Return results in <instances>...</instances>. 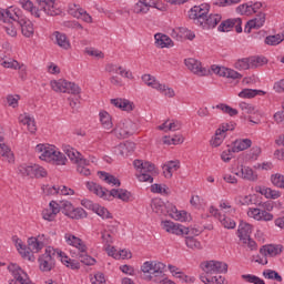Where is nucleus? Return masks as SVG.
<instances>
[{
	"mask_svg": "<svg viewBox=\"0 0 284 284\" xmlns=\"http://www.w3.org/2000/svg\"><path fill=\"white\" fill-rule=\"evenodd\" d=\"M165 264L161 262L148 261L141 266V271L144 274V281H153V283L161 284H175L172 280L165 277Z\"/></svg>",
	"mask_w": 284,
	"mask_h": 284,
	"instance_id": "f257e3e1",
	"label": "nucleus"
},
{
	"mask_svg": "<svg viewBox=\"0 0 284 284\" xmlns=\"http://www.w3.org/2000/svg\"><path fill=\"white\" fill-rule=\"evenodd\" d=\"M36 152L39 154L41 161L53 163V165H65V163H68L65 154L61 153V151H57L54 146L38 144L36 146Z\"/></svg>",
	"mask_w": 284,
	"mask_h": 284,
	"instance_id": "f03ea898",
	"label": "nucleus"
},
{
	"mask_svg": "<svg viewBox=\"0 0 284 284\" xmlns=\"http://www.w3.org/2000/svg\"><path fill=\"white\" fill-rule=\"evenodd\" d=\"M28 246L23 245V242L18 239L16 241V247L19 252V254H21L22 258H26L27 261H31L34 262V253H39L41 252V250H43V242L39 241V239L37 237H30L28 240Z\"/></svg>",
	"mask_w": 284,
	"mask_h": 284,
	"instance_id": "7ed1b4c3",
	"label": "nucleus"
},
{
	"mask_svg": "<svg viewBox=\"0 0 284 284\" xmlns=\"http://www.w3.org/2000/svg\"><path fill=\"white\" fill-rule=\"evenodd\" d=\"M133 165L136 170V178L142 183H153L154 174H156V166L151 162H143V160H134Z\"/></svg>",
	"mask_w": 284,
	"mask_h": 284,
	"instance_id": "20e7f679",
	"label": "nucleus"
},
{
	"mask_svg": "<svg viewBox=\"0 0 284 284\" xmlns=\"http://www.w3.org/2000/svg\"><path fill=\"white\" fill-rule=\"evenodd\" d=\"M51 88L54 92H62L63 94H72L73 97L81 94L79 84L63 79L51 81Z\"/></svg>",
	"mask_w": 284,
	"mask_h": 284,
	"instance_id": "39448f33",
	"label": "nucleus"
},
{
	"mask_svg": "<svg viewBox=\"0 0 284 284\" xmlns=\"http://www.w3.org/2000/svg\"><path fill=\"white\" fill-rule=\"evenodd\" d=\"M161 226L164 232L174 234L175 236H187L191 232L194 234V229L190 230V227L172 221H162Z\"/></svg>",
	"mask_w": 284,
	"mask_h": 284,
	"instance_id": "423d86ee",
	"label": "nucleus"
},
{
	"mask_svg": "<svg viewBox=\"0 0 284 284\" xmlns=\"http://www.w3.org/2000/svg\"><path fill=\"white\" fill-rule=\"evenodd\" d=\"M135 132L136 124L130 120L118 123L111 131V133L114 134L116 139H128V136L134 134Z\"/></svg>",
	"mask_w": 284,
	"mask_h": 284,
	"instance_id": "0eeeda50",
	"label": "nucleus"
},
{
	"mask_svg": "<svg viewBox=\"0 0 284 284\" xmlns=\"http://www.w3.org/2000/svg\"><path fill=\"white\" fill-rule=\"evenodd\" d=\"M209 13H210V4L202 3L200 6H194L189 11V19H192L195 26L201 27V24H203Z\"/></svg>",
	"mask_w": 284,
	"mask_h": 284,
	"instance_id": "6e6552de",
	"label": "nucleus"
},
{
	"mask_svg": "<svg viewBox=\"0 0 284 284\" xmlns=\"http://www.w3.org/2000/svg\"><path fill=\"white\" fill-rule=\"evenodd\" d=\"M57 257V250L48 246L44 254L39 257V265L41 272H50L54 267V258Z\"/></svg>",
	"mask_w": 284,
	"mask_h": 284,
	"instance_id": "1a4fd4ad",
	"label": "nucleus"
},
{
	"mask_svg": "<svg viewBox=\"0 0 284 284\" xmlns=\"http://www.w3.org/2000/svg\"><path fill=\"white\" fill-rule=\"evenodd\" d=\"M205 274H227V263L219 261H209L201 264Z\"/></svg>",
	"mask_w": 284,
	"mask_h": 284,
	"instance_id": "9d476101",
	"label": "nucleus"
},
{
	"mask_svg": "<svg viewBox=\"0 0 284 284\" xmlns=\"http://www.w3.org/2000/svg\"><path fill=\"white\" fill-rule=\"evenodd\" d=\"M247 216L254 219V221H274V215L265 210L258 207H250L247 211Z\"/></svg>",
	"mask_w": 284,
	"mask_h": 284,
	"instance_id": "9b49d317",
	"label": "nucleus"
},
{
	"mask_svg": "<svg viewBox=\"0 0 284 284\" xmlns=\"http://www.w3.org/2000/svg\"><path fill=\"white\" fill-rule=\"evenodd\" d=\"M170 216L174 221H187V212L179 211L176 206L170 202L165 203L164 216Z\"/></svg>",
	"mask_w": 284,
	"mask_h": 284,
	"instance_id": "f8f14e48",
	"label": "nucleus"
},
{
	"mask_svg": "<svg viewBox=\"0 0 284 284\" xmlns=\"http://www.w3.org/2000/svg\"><path fill=\"white\" fill-rule=\"evenodd\" d=\"M210 214H212L215 219L220 221V223L225 227L226 230H234L236 227V222H234L232 219L227 217V215L221 214L219 212V209L214 206H210L209 209Z\"/></svg>",
	"mask_w": 284,
	"mask_h": 284,
	"instance_id": "ddd939ff",
	"label": "nucleus"
},
{
	"mask_svg": "<svg viewBox=\"0 0 284 284\" xmlns=\"http://www.w3.org/2000/svg\"><path fill=\"white\" fill-rule=\"evenodd\" d=\"M236 176H240V179H243L244 181H251L255 182L258 181V174L252 170L250 166H237L236 171L234 172Z\"/></svg>",
	"mask_w": 284,
	"mask_h": 284,
	"instance_id": "4468645a",
	"label": "nucleus"
},
{
	"mask_svg": "<svg viewBox=\"0 0 284 284\" xmlns=\"http://www.w3.org/2000/svg\"><path fill=\"white\" fill-rule=\"evenodd\" d=\"M64 241L67 245H70L71 247H75L78 252H88V245H85V242H83V240H81L80 237H77L72 233H65Z\"/></svg>",
	"mask_w": 284,
	"mask_h": 284,
	"instance_id": "2eb2a0df",
	"label": "nucleus"
},
{
	"mask_svg": "<svg viewBox=\"0 0 284 284\" xmlns=\"http://www.w3.org/2000/svg\"><path fill=\"white\" fill-rule=\"evenodd\" d=\"M263 26H265V13L264 12H258L255 18H253L252 20H248L245 28H244V32H246V34H250V32H252V30H258V28H263Z\"/></svg>",
	"mask_w": 284,
	"mask_h": 284,
	"instance_id": "dca6fc26",
	"label": "nucleus"
},
{
	"mask_svg": "<svg viewBox=\"0 0 284 284\" xmlns=\"http://www.w3.org/2000/svg\"><path fill=\"white\" fill-rule=\"evenodd\" d=\"M212 72L214 74H217L219 77H226V79H242L243 75L241 73L236 72L235 70L225 68V67H219L216 64H213L211 67Z\"/></svg>",
	"mask_w": 284,
	"mask_h": 284,
	"instance_id": "f3484780",
	"label": "nucleus"
},
{
	"mask_svg": "<svg viewBox=\"0 0 284 284\" xmlns=\"http://www.w3.org/2000/svg\"><path fill=\"white\" fill-rule=\"evenodd\" d=\"M184 63L193 74H196L197 77H205L207 74V70L203 69L201 65V62L194 58H189L184 60Z\"/></svg>",
	"mask_w": 284,
	"mask_h": 284,
	"instance_id": "a211bd4d",
	"label": "nucleus"
},
{
	"mask_svg": "<svg viewBox=\"0 0 284 284\" xmlns=\"http://www.w3.org/2000/svg\"><path fill=\"white\" fill-rule=\"evenodd\" d=\"M150 8H158L155 2L152 0H138V2L133 6L134 14H148L150 12Z\"/></svg>",
	"mask_w": 284,
	"mask_h": 284,
	"instance_id": "6ab92c4d",
	"label": "nucleus"
},
{
	"mask_svg": "<svg viewBox=\"0 0 284 284\" xmlns=\"http://www.w3.org/2000/svg\"><path fill=\"white\" fill-rule=\"evenodd\" d=\"M40 10H43L49 17H57L59 9L54 4V0H37Z\"/></svg>",
	"mask_w": 284,
	"mask_h": 284,
	"instance_id": "aec40b11",
	"label": "nucleus"
},
{
	"mask_svg": "<svg viewBox=\"0 0 284 284\" xmlns=\"http://www.w3.org/2000/svg\"><path fill=\"white\" fill-rule=\"evenodd\" d=\"M59 212H60V206L58 202L51 201L49 203V207L42 211V219H44V221L52 222L54 221V219H57V214H59Z\"/></svg>",
	"mask_w": 284,
	"mask_h": 284,
	"instance_id": "412c9836",
	"label": "nucleus"
},
{
	"mask_svg": "<svg viewBox=\"0 0 284 284\" xmlns=\"http://www.w3.org/2000/svg\"><path fill=\"white\" fill-rule=\"evenodd\" d=\"M222 19L223 17L221 14L211 13L210 16H206V18H204V21L202 22L200 28H202L203 30H212L216 26H219V23H221Z\"/></svg>",
	"mask_w": 284,
	"mask_h": 284,
	"instance_id": "4be33fe9",
	"label": "nucleus"
},
{
	"mask_svg": "<svg viewBox=\"0 0 284 284\" xmlns=\"http://www.w3.org/2000/svg\"><path fill=\"white\" fill-rule=\"evenodd\" d=\"M87 187L90 192H93L97 196H100V199H104V201H110V191L103 189L100 184H97L94 182H87Z\"/></svg>",
	"mask_w": 284,
	"mask_h": 284,
	"instance_id": "5701e85b",
	"label": "nucleus"
},
{
	"mask_svg": "<svg viewBox=\"0 0 284 284\" xmlns=\"http://www.w3.org/2000/svg\"><path fill=\"white\" fill-rule=\"evenodd\" d=\"M23 11L17 7H9L4 9V20L10 19L11 21H16L20 23V21L24 18Z\"/></svg>",
	"mask_w": 284,
	"mask_h": 284,
	"instance_id": "b1692460",
	"label": "nucleus"
},
{
	"mask_svg": "<svg viewBox=\"0 0 284 284\" xmlns=\"http://www.w3.org/2000/svg\"><path fill=\"white\" fill-rule=\"evenodd\" d=\"M18 23L21 28V32L23 37H27V39H30V37L34 36V24L32 23V21H30V19L26 18V16Z\"/></svg>",
	"mask_w": 284,
	"mask_h": 284,
	"instance_id": "393cba45",
	"label": "nucleus"
},
{
	"mask_svg": "<svg viewBox=\"0 0 284 284\" xmlns=\"http://www.w3.org/2000/svg\"><path fill=\"white\" fill-rule=\"evenodd\" d=\"M111 104L114 105V108H119V110H123V112H132V110H134V103L126 99H111Z\"/></svg>",
	"mask_w": 284,
	"mask_h": 284,
	"instance_id": "a878e982",
	"label": "nucleus"
},
{
	"mask_svg": "<svg viewBox=\"0 0 284 284\" xmlns=\"http://www.w3.org/2000/svg\"><path fill=\"white\" fill-rule=\"evenodd\" d=\"M63 152H64V154H67V156L70 159V161H72V163H75L77 165H79V163H81V161L85 160V159H83V155H81V153L79 151H77V149H74L70 145H65L63 148Z\"/></svg>",
	"mask_w": 284,
	"mask_h": 284,
	"instance_id": "bb28decb",
	"label": "nucleus"
},
{
	"mask_svg": "<svg viewBox=\"0 0 284 284\" xmlns=\"http://www.w3.org/2000/svg\"><path fill=\"white\" fill-rule=\"evenodd\" d=\"M120 199L124 203H128L132 199V193L124 189H112L110 191V199Z\"/></svg>",
	"mask_w": 284,
	"mask_h": 284,
	"instance_id": "cd10ccee",
	"label": "nucleus"
},
{
	"mask_svg": "<svg viewBox=\"0 0 284 284\" xmlns=\"http://www.w3.org/2000/svg\"><path fill=\"white\" fill-rule=\"evenodd\" d=\"M19 6L27 12H30L36 19L41 17V10L34 7V3L31 0H18Z\"/></svg>",
	"mask_w": 284,
	"mask_h": 284,
	"instance_id": "c85d7f7f",
	"label": "nucleus"
},
{
	"mask_svg": "<svg viewBox=\"0 0 284 284\" xmlns=\"http://www.w3.org/2000/svg\"><path fill=\"white\" fill-rule=\"evenodd\" d=\"M142 81L149 88H153V90H161V91L165 90V84H162L161 82H159V80H156L154 75L144 74L142 75Z\"/></svg>",
	"mask_w": 284,
	"mask_h": 284,
	"instance_id": "c756f323",
	"label": "nucleus"
},
{
	"mask_svg": "<svg viewBox=\"0 0 284 284\" xmlns=\"http://www.w3.org/2000/svg\"><path fill=\"white\" fill-rule=\"evenodd\" d=\"M261 254H264V256H278L283 252V245H276L271 244L263 246V248L260 250Z\"/></svg>",
	"mask_w": 284,
	"mask_h": 284,
	"instance_id": "7c9ffc66",
	"label": "nucleus"
},
{
	"mask_svg": "<svg viewBox=\"0 0 284 284\" xmlns=\"http://www.w3.org/2000/svg\"><path fill=\"white\" fill-rule=\"evenodd\" d=\"M19 122L22 123V125H27L28 131L31 134L37 132V122L34 121V118L30 116L28 113L21 114L19 116Z\"/></svg>",
	"mask_w": 284,
	"mask_h": 284,
	"instance_id": "2f4dec72",
	"label": "nucleus"
},
{
	"mask_svg": "<svg viewBox=\"0 0 284 284\" xmlns=\"http://www.w3.org/2000/svg\"><path fill=\"white\" fill-rule=\"evenodd\" d=\"M252 148V140L250 139H237L233 142L232 152L239 153Z\"/></svg>",
	"mask_w": 284,
	"mask_h": 284,
	"instance_id": "473e14b6",
	"label": "nucleus"
},
{
	"mask_svg": "<svg viewBox=\"0 0 284 284\" xmlns=\"http://www.w3.org/2000/svg\"><path fill=\"white\" fill-rule=\"evenodd\" d=\"M154 39H155V45L158 48H172V45H174L172 38L169 36L156 33L154 36Z\"/></svg>",
	"mask_w": 284,
	"mask_h": 284,
	"instance_id": "72a5a7b5",
	"label": "nucleus"
},
{
	"mask_svg": "<svg viewBox=\"0 0 284 284\" xmlns=\"http://www.w3.org/2000/svg\"><path fill=\"white\" fill-rule=\"evenodd\" d=\"M53 37H54L55 43H57V45H59V48H62V50H70V48H71L70 40L68 39V36H65V33L55 31V32H53Z\"/></svg>",
	"mask_w": 284,
	"mask_h": 284,
	"instance_id": "f704fd0d",
	"label": "nucleus"
},
{
	"mask_svg": "<svg viewBox=\"0 0 284 284\" xmlns=\"http://www.w3.org/2000/svg\"><path fill=\"white\" fill-rule=\"evenodd\" d=\"M99 179L104 181V183H108L109 185H116L118 187H121V181L116 179V176L104 172V171H99L98 172Z\"/></svg>",
	"mask_w": 284,
	"mask_h": 284,
	"instance_id": "c9c22d12",
	"label": "nucleus"
},
{
	"mask_svg": "<svg viewBox=\"0 0 284 284\" xmlns=\"http://www.w3.org/2000/svg\"><path fill=\"white\" fill-rule=\"evenodd\" d=\"M151 210L159 216H165V202L159 197L153 199Z\"/></svg>",
	"mask_w": 284,
	"mask_h": 284,
	"instance_id": "e433bc0d",
	"label": "nucleus"
},
{
	"mask_svg": "<svg viewBox=\"0 0 284 284\" xmlns=\"http://www.w3.org/2000/svg\"><path fill=\"white\" fill-rule=\"evenodd\" d=\"M240 99H254V97H265V91L256 89H243L239 93Z\"/></svg>",
	"mask_w": 284,
	"mask_h": 284,
	"instance_id": "4c0bfd02",
	"label": "nucleus"
},
{
	"mask_svg": "<svg viewBox=\"0 0 284 284\" xmlns=\"http://www.w3.org/2000/svg\"><path fill=\"white\" fill-rule=\"evenodd\" d=\"M251 234H252L251 224L242 222L237 229V236H239L240 241H244V239H251Z\"/></svg>",
	"mask_w": 284,
	"mask_h": 284,
	"instance_id": "58836bf2",
	"label": "nucleus"
},
{
	"mask_svg": "<svg viewBox=\"0 0 284 284\" xmlns=\"http://www.w3.org/2000/svg\"><path fill=\"white\" fill-rule=\"evenodd\" d=\"M181 168V162L179 160L169 161L164 165V174L166 179H172V174Z\"/></svg>",
	"mask_w": 284,
	"mask_h": 284,
	"instance_id": "ea45409f",
	"label": "nucleus"
},
{
	"mask_svg": "<svg viewBox=\"0 0 284 284\" xmlns=\"http://www.w3.org/2000/svg\"><path fill=\"white\" fill-rule=\"evenodd\" d=\"M70 12L75 19H82V21H85V23H92V16L85 10L77 8L75 10L70 9Z\"/></svg>",
	"mask_w": 284,
	"mask_h": 284,
	"instance_id": "a19ab883",
	"label": "nucleus"
},
{
	"mask_svg": "<svg viewBox=\"0 0 284 284\" xmlns=\"http://www.w3.org/2000/svg\"><path fill=\"white\" fill-rule=\"evenodd\" d=\"M257 192H260V194L265 196V199H273V200L281 199V191L274 190L272 187H260Z\"/></svg>",
	"mask_w": 284,
	"mask_h": 284,
	"instance_id": "79ce46f5",
	"label": "nucleus"
},
{
	"mask_svg": "<svg viewBox=\"0 0 284 284\" xmlns=\"http://www.w3.org/2000/svg\"><path fill=\"white\" fill-rule=\"evenodd\" d=\"M0 155H2L3 161H8V163H14V154L10 148L3 143H0Z\"/></svg>",
	"mask_w": 284,
	"mask_h": 284,
	"instance_id": "37998d69",
	"label": "nucleus"
},
{
	"mask_svg": "<svg viewBox=\"0 0 284 284\" xmlns=\"http://www.w3.org/2000/svg\"><path fill=\"white\" fill-rule=\"evenodd\" d=\"M100 116V122L102 123V128H104V130H112V116L110 115V113H108V111H102L99 114Z\"/></svg>",
	"mask_w": 284,
	"mask_h": 284,
	"instance_id": "c03bdc74",
	"label": "nucleus"
},
{
	"mask_svg": "<svg viewBox=\"0 0 284 284\" xmlns=\"http://www.w3.org/2000/svg\"><path fill=\"white\" fill-rule=\"evenodd\" d=\"M77 165V172H79V174H82V176H90L92 174V171H90V168H88L90 165V161L81 160V162Z\"/></svg>",
	"mask_w": 284,
	"mask_h": 284,
	"instance_id": "a18cd8bd",
	"label": "nucleus"
},
{
	"mask_svg": "<svg viewBox=\"0 0 284 284\" xmlns=\"http://www.w3.org/2000/svg\"><path fill=\"white\" fill-rule=\"evenodd\" d=\"M18 172L21 176H30V179H34L33 164H22L18 166Z\"/></svg>",
	"mask_w": 284,
	"mask_h": 284,
	"instance_id": "49530a36",
	"label": "nucleus"
},
{
	"mask_svg": "<svg viewBox=\"0 0 284 284\" xmlns=\"http://www.w3.org/2000/svg\"><path fill=\"white\" fill-rule=\"evenodd\" d=\"M59 207H60V212H62V214H64V216H69L72 213V211L74 210V205H72V202L70 201H60Z\"/></svg>",
	"mask_w": 284,
	"mask_h": 284,
	"instance_id": "de8ad7c7",
	"label": "nucleus"
},
{
	"mask_svg": "<svg viewBox=\"0 0 284 284\" xmlns=\"http://www.w3.org/2000/svg\"><path fill=\"white\" fill-rule=\"evenodd\" d=\"M271 183L274 187H280V190H284V175L281 173H275L271 175Z\"/></svg>",
	"mask_w": 284,
	"mask_h": 284,
	"instance_id": "09e8293b",
	"label": "nucleus"
},
{
	"mask_svg": "<svg viewBox=\"0 0 284 284\" xmlns=\"http://www.w3.org/2000/svg\"><path fill=\"white\" fill-rule=\"evenodd\" d=\"M236 70H250L252 69V60L251 58H243L235 62Z\"/></svg>",
	"mask_w": 284,
	"mask_h": 284,
	"instance_id": "8fccbe9b",
	"label": "nucleus"
},
{
	"mask_svg": "<svg viewBox=\"0 0 284 284\" xmlns=\"http://www.w3.org/2000/svg\"><path fill=\"white\" fill-rule=\"evenodd\" d=\"M78 258L80 263H83L84 265H94V263H97V260H94V257L88 255V251L79 252Z\"/></svg>",
	"mask_w": 284,
	"mask_h": 284,
	"instance_id": "3c124183",
	"label": "nucleus"
},
{
	"mask_svg": "<svg viewBox=\"0 0 284 284\" xmlns=\"http://www.w3.org/2000/svg\"><path fill=\"white\" fill-rule=\"evenodd\" d=\"M263 276L270 281H277V283H283V277L276 271L265 270Z\"/></svg>",
	"mask_w": 284,
	"mask_h": 284,
	"instance_id": "603ef678",
	"label": "nucleus"
},
{
	"mask_svg": "<svg viewBox=\"0 0 284 284\" xmlns=\"http://www.w3.org/2000/svg\"><path fill=\"white\" fill-rule=\"evenodd\" d=\"M225 141V133L219 131V129L215 131L214 138L211 140L212 148H219Z\"/></svg>",
	"mask_w": 284,
	"mask_h": 284,
	"instance_id": "864d4df0",
	"label": "nucleus"
},
{
	"mask_svg": "<svg viewBox=\"0 0 284 284\" xmlns=\"http://www.w3.org/2000/svg\"><path fill=\"white\" fill-rule=\"evenodd\" d=\"M185 245L190 247V250H203V245L192 236L185 237Z\"/></svg>",
	"mask_w": 284,
	"mask_h": 284,
	"instance_id": "5fc2aeb1",
	"label": "nucleus"
},
{
	"mask_svg": "<svg viewBox=\"0 0 284 284\" xmlns=\"http://www.w3.org/2000/svg\"><path fill=\"white\" fill-rule=\"evenodd\" d=\"M264 42L266 45H278L280 43H283V38L281 37V33L267 36Z\"/></svg>",
	"mask_w": 284,
	"mask_h": 284,
	"instance_id": "6e6d98bb",
	"label": "nucleus"
},
{
	"mask_svg": "<svg viewBox=\"0 0 284 284\" xmlns=\"http://www.w3.org/2000/svg\"><path fill=\"white\" fill-rule=\"evenodd\" d=\"M236 12L237 14H242V16H245V17H252V6L250 3H243V4H240L237 8H236Z\"/></svg>",
	"mask_w": 284,
	"mask_h": 284,
	"instance_id": "4d7b16f0",
	"label": "nucleus"
},
{
	"mask_svg": "<svg viewBox=\"0 0 284 284\" xmlns=\"http://www.w3.org/2000/svg\"><path fill=\"white\" fill-rule=\"evenodd\" d=\"M234 28V19H227L220 23L217 27L219 32H230Z\"/></svg>",
	"mask_w": 284,
	"mask_h": 284,
	"instance_id": "13d9d810",
	"label": "nucleus"
},
{
	"mask_svg": "<svg viewBox=\"0 0 284 284\" xmlns=\"http://www.w3.org/2000/svg\"><path fill=\"white\" fill-rule=\"evenodd\" d=\"M217 110H222L224 114H229V116H236L239 114V110L227 105V104H217L215 106Z\"/></svg>",
	"mask_w": 284,
	"mask_h": 284,
	"instance_id": "bf43d9fd",
	"label": "nucleus"
},
{
	"mask_svg": "<svg viewBox=\"0 0 284 284\" xmlns=\"http://www.w3.org/2000/svg\"><path fill=\"white\" fill-rule=\"evenodd\" d=\"M88 216V213L82 207H73V211H71V214L69 215V219H85Z\"/></svg>",
	"mask_w": 284,
	"mask_h": 284,
	"instance_id": "052dcab7",
	"label": "nucleus"
},
{
	"mask_svg": "<svg viewBox=\"0 0 284 284\" xmlns=\"http://www.w3.org/2000/svg\"><path fill=\"white\" fill-rule=\"evenodd\" d=\"M95 214H98V216H101V219H112V213H110V211H108V209L101 206V205H97L94 211Z\"/></svg>",
	"mask_w": 284,
	"mask_h": 284,
	"instance_id": "680f3d73",
	"label": "nucleus"
},
{
	"mask_svg": "<svg viewBox=\"0 0 284 284\" xmlns=\"http://www.w3.org/2000/svg\"><path fill=\"white\" fill-rule=\"evenodd\" d=\"M44 176H48L45 169L39 164H33V179H43Z\"/></svg>",
	"mask_w": 284,
	"mask_h": 284,
	"instance_id": "e2e57ef3",
	"label": "nucleus"
},
{
	"mask_svg": "<svg viewBox=\"0 0 284 284\" xmlns=\"http://www.w3.org/2000/svg\"><path fill=\"white\" fill-rule=\"evenodd\" d=\"M236 201L237 205H254V195H240Z\"/></svg>",
	"mask_w": 284,
	"mask_h": 284,
	"instance_id": "0e129e2a",
	"label": "nucleus"
},
{
	"mask_svg": "<svg viewBox=\"0 0 284 284\" xmlns=\"http://www.w3.org/2000/svg\"><path fill=\"white\" fill-rule=\"evenodd\" d=\"M239 105L243 114H256V106L246 102H241Z\"/></svg>",
	"mask_w": 284,
	"mask_h": 284,
	"instance_id": "69168bd1",
	"label": "nucleus"
},
{
	"mask_svg": "<svg viewBox=\"0 0 284 284\" xmlns=\"http://www.w3.org/2000/svg\"><path fill=\"white\" fill-rule=\"evenodd\" d=\"M170 189H168L165 185H161V184H152L151 185V192H153V194H170Z\"/></svg>",
	"mask_w": 284,
	"mask_h": 284,
	"instance_id": "338daca9",
	"label": "nucleus"
},
{
	"mask_svg": "<svg viewBox=\"0 0 284 284\" xmlns=\"http://www.w3.org/2000/svg\"><path fill=\"white\" fill-rule=\"evenodd\" d=\"M19 64V61L12 59H7L6 61L0 60V65H2V68H10L11 70H17Z\"/></svg>",
	"mask_w": 284,
	"mask_h": 284,
	"instance_id": "774afa93",
	"label": "nucleus"
}]
</instances>
